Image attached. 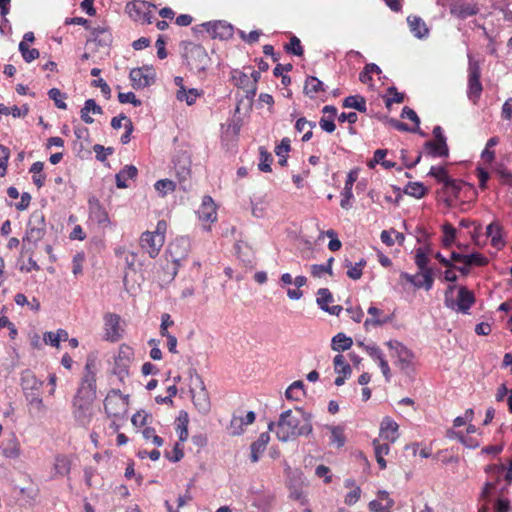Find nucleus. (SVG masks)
<instances>
[{
  "label": "nucleus",
  "mask_w": 512,
  "mask_h": 512,
  "mask_svg": "<svg viewBox=\"0 0 512 512\" xmlns=\"http://www.w3.org/2000/svg\"><path fill=\"white\" fill-rule=\"evenodd\" d=\"M275 427L277 439L288 442L312 432L311 415L299 408L294 411L286 410L280 414L277 424H268L269 431H273Z\"/></svg>",
  "instance_id": "f257e3e1"
},
{
  "label": "nucleus",
  "mask_w": 512,
  "mask_h": 512,
  "mask_svg": "<svg viewBox=\"0 0 512 512\" xmlns=\"http://www.w3.org/2000/svg\"><path fill=\"white\" fill-rule=\"evenodd\" d=\"M96 398V360L88 357L85 373L74 399L93 402Z\"/></svg>",
  "instance_id": "f03ea898"
},
{
  "label": "nucleus",
  "mask_w": 512,
  "mask_h": 512,
  "mask_svg": "<svg viewBox=\"0 0 512 512\" xmlns=\"http://www.w3.org/2000/svg\"><path fill=\"white\" fill-rule=\"evenodd\" d=\"M182 48L183 57L191 70L203 72L208 68L210 58L203 46L192 42H182Z\"/></svg>",
  "instance_id": "7ed1b4c3"
},
{
  "label": "nucleus",
  "mask_w": 512,
  "mask_h": 512,
  "mask_svg": "<svg viewBox=\"0 0 512 512\" xmlns=\"http://www.w3.org/2000/svg\"><path fill=\"white\" fill-rule=\"evenodd\" d=\"M468 89L467 97L476 104L481 96L483 87L480 82L481 68L478 60L468 53Z\"/></svg>",
  "instance_id": "20e7f679"
},
{
  "label": "nucleus",
  "mask_w": 512,
  "mask_h": 512,
  "mask_svg": "<svg viewBox=\"0 0 512 512\" xmlns=\"http://www.w3.org/2000/svg\"><path fill=\"white\" fill-rule=\"evenodd\" d=\"M45 217L42 211H34L29 218L27 231L23 237V242L36 244L45 235Z\"/></svg>",
  "instance_id": "39448f33"
},
{
  "label": "nucleus",
  "mask_w": 512,
  "mask_h": 512,
  "mask_svg": "<svg viewBox=\"0 0 512 512\" xmlns=\"http://www.w3.org/2000/svg\"><path fill=\"white\" fill-rule=\"evenodd\" d=\"M104 408L109 416L122 418L127 412V401L120 394V391L113 390L104 401Z\"/></svg>",
  "instance_id": "423d86ee"
},
{
  "label": "nucleus",
  "mask_w": 512,
  "mask_h": 512,
  "mask_svg": "<svg viewBox=\"0 0 512 512\" xmlns=\"http://www.w3.org/2000/svg\"><path fill=\"white\" fill-rule=\"evenodd\" d=\"M194 385L198 387L199 390L196 391L194 388H191L193 403L199 412L206 414L210 410V400L204 382L200 376H196Z\"/></svg>",
  "instance_id": "0eeeda50"
},
{
  "label": "nucleus",
  "mask_w": 512,
  "mask_h": 512,
  "mask_svg": "<svg viewBox=\"0 0 512 512\" xmlns=\"http://www.w3.org/2000/svg\"><path fill=\"white\" fill-rule=\"evenodd\" d=\"M429 258L427 256V250L419 247L415 251V264L421 271V276L424 278V285L426 290H430L434 283L433 269L427 267Z\"/></svg>",
  "instance_id": "6e6552de"
},
{
  "label": "nucleus",
  "mask_w": 512,
  "mask_h": 512,
  "mask_svg": "<svg viewBox=\"0 0 512 512\" xmlns=\"http://www.w3.org/2000/svg\"><path fill=\"white\" fill-rule=\"evenodd\" d=\"M164 242V236L155 235L150 231L142 233L140 238L141 248L145 250L151 258H155L159 254Z\"/></svg>",
  "instance_id": "1a4fd4ad"
},
{
  "label": "nucleus",
  "mask_w": 512,
  "mask_h": 512,
  "mask_svg": "<svg viewBox=\"0 0 512 512\" xmlns=\"http://www.w3.org/2000/svg\"><path fill=\"white\" fill-rule=\"evenodd\" d=\"M126 10L130 17L135 21H141L143 23H152V13L150 10V4L136 0L126 5Z\"/></svg>",
  "instance_id": "9d476101"
},
{
  "label": "nucleus",
  "mask_w": 512,
  "mask_h": 512,
  "mask_svg": "<svg viewBox=\"0 0 512 512\" xmlns=\"http://www.w3.org/2000/svg\"><path fill=\"white\" fill-rule=\"evenodd\" d=\"M121 318L114 313H107L104 316L105 339L116 342L122 337V328L120 326Z\"/></svg>",
  "instance_id": "9b49d317"
},
{
  "label": "nucleus",
  "mask_w": 512,
  "mask_h": 512,
  "mask_svg": "<svg viewBox=\"0 0 512 512\" xmlns=\"http://www.w3.org/2000/svg\"><path fill=\"white\" fill-rule=\"evenodd\" d=\"M202 26L212 38L228 40L233 36V26L225 21L206 22Z\"/></svg>",
  "instance_id": "f8f14e48"
},
{
  "label": "nucleus",
  "mask_w": 512,
  "mask_h": 512,
  "mask_svg": "<svg viewBox=\"0 0 512 512\" xmlns=\"http://www.w3.org/2000/svg\"><path fill=\"white\" fill-rule=\"evenodd\" d=\"M154 76L153 70L148 67L135 68L130 72V79L134 89H141L150 86L154 83Z\"/></svg>",
  "instance_id": "ddd939ff"
},
{
  "label": "nucleus",
  "mask_w": 512,
  "mask_h": 512,
  "mask_svg": "<svg viewBox=\"0 0 512 512\" xmlns=\"http://www.w3.org/2000/svg\"><path fill=\"white\" fill-rule=\"evenodd\" d=\"M386 344L392 351L391 356L398 358L400 368L402 370L408 368L412 362V352L398 341L390 340Z\"/></svg>",
  "instance_id": "4468645a"
},
{
  "label": "nucleus",
  "mask_w": 512,
  "mask_h": 512,
  "mask_svg": "<svg viewBox=\"0 0 512 512\" xmlns=\"http://www.w3.org/2000/svg\"><path fill=\"white\" fill-rule=\"evenodd\" d=\"M189 248L190 241L187 237L176 238L168 247L172 261L180 265V262L188 256Z\"/></svg>",
  "instance_id": "2eb2a0df"
},
{
  "label": "nucleus",
  "mask_w": 512,
  "mask_h": 512,
  "mask_svg": "<svg viewBox=\"0 0 512 512\" xmlns=\"http://www.w3.org/2000/svg\"><path fill=\"white\" fill-rule=\"evenodd\" d=\"M451 14L461 19L476 15L479 12L477 4L472 0H457L450 8Z\"/></svg>",
  "instance_id": "dca6fc26"
},
{
  "label": "nucleus",
  "mask_w": 512,
  "mask_h": 512,
  "mask_svg": "<svg viewBox=\"0 0 512 512\" xmlns=\"http://www.w3.org/2000/svg\"><path fill=\"white\" fill-rule=\"evenodd\" d=\"M0 455L8 459H17L20 457V442L14 434L2 441L0 444Z\"/></svg>",
  "instance_id": "f3484780"
},
{
  "label": "nucleus",
  "mask_w": 512,
  "mask_h": 512,
  "mask_svg": "<svg viewBox=\"0 0 512 512\" xmlns=\"http://www.w3.org/2000/svg\"><path fill=\"white\" fill-rule=\"evenodd\" d=\"M317 304L319 305V307L328 312L329 314L331 315H336L338 316L340 314V312L343 310L342 306L340 305H334V306H329L328 304L331 303L333 301V296L331 294V292L329 291V289L327 288H320L317 292Z\"/></svg>",
  "instance_id": "a211bd4d"
},
{
  "label": "nucleus",
  "mask_w": 512,
  "mask_h": 512,
  "mask_svg": "<svg viewBox=\"0 0 512 512\" xmlns=\"http://www.w3.org/2000/svg\"><path fill=\"white\" fill-rule=\"evenodd\" d=\"M199 219L206 223L214 222L217 218L216 206L210 196H204L198 211Z\"/></svg>",
  "instance_id": "6ab92c4d"
},
{
  "label": "nucleus",
  "mask_w": 512,
  "mask_h": 512,
  "mask_svg": "<svg viewBox=\"0 0 512 512\" xmlns=\"http://www.w3.org/2000/svg\"><path fill=\"white\" fill-rule=\"evenodd\" d=\"M92 402L74 399V417L80 425L85 426L90 421Z\"/></svg>",
  "instance_id": "aec40b11"
},
{
  "label": "nucleus",
  "mask_w": 512,
  "mask_h": 512,
  "mask_svg": "<svg viewBox=\"0 0 512 512\" xmlns=\"http://www.w3.org/2000/svg\"><path fill=\"white\" fill-rule=\"evenodd\" d=\"M398 424L389 417H385L380 426V437L394 443L398 438Z\"/></svg>",
  "instance_id": "412c9836"
},
{
  "label": "nucleus",
  "mask_w": 512,
  "mask_h": 512,
  "mask_svg": "<svg viewBox=\"0 0 512 512\" xmlns=\"http://www.w3.org/2000/svg\"><path fill=\"white\" fill-rule=\"evenodd\" d=\"M424 149L432 157H448L449 149L446 140H430L425 142Z\"/></svg>",
  "instance_id": "4be33fe9"
},
{
  "label": "nucleus",
  "mask_w": 512,
  "mask_h": 512,
  "mask_svg": "<svg viewBox=\"0 0 512 512\" xmlns=\"http://www.w3.org/2000/svg\"><path fill=\"white\" fill-rule=\"evenodd\" d=\"M269 441H270L269 433L268 432H263V433L260 434L258 439L251 444V446H250V450H251L250 458H251V461L253 463H256V462L259 461V459H260L262 453L265 451Z\"/></svg>",
  "instance_id": "5701e85b"
},
{
  "label": "nucleus",
  "mask_w": 512,
  "mask_h": 512,
  "mask_svg": "<svg viewBox=\"0 0 512 512\" xmlns=\"http://www.w3.org/2000/svg\"><path fill=\"white\" fill-rule=\"evenodd\" d=\"M407 22L411 33L419 39L426 38L429 34V29L422 18L419 16H408Z\"/></svg>",
  "instance_id": "b1692460"
},
{
  "label": "nucleus",
  "mask_w": 512,
  "mask_h": 512,
  "mask_svg": "<svg viewBox=\"0 0 512 512\" xmlns=\"http://www.w3.org/2000/svg\"><path fill=\"white\" fill-rule=\"evenodd\" d=\"M368 314L370 317L364 322V327L366 329H369V327L381 326L390 320L388 316L384 315L383 311L375 306H370L368 308Z\"/></svg>",
  "instance_id": "393cba45"
},
{
  "label": "nucleus",
  "mask_w": 512,
  "mask_h": 512,
  "mask_svg": "<svg viewBox=\"0 0 512 512\" xmlns=\"http://www.w3.org/2000/svg\"><path fill=\"white\" fill-rule=\"evenodd\" d=\"M475 302V297L466 287H460L458 291L457 310L467 313Z\"/></svg>",
  "instance_id": "a878e982"
},
{
  "label": "nucleus",
  "mask_w": 512,
  "mask_h": 512,
  "mask_svg": "<svg viewBox=\"0 0 512 512\" xmlns=\"http://www.w3.org/2000/svg\"><path fill=\"white\" fill-rule=\"evenodd\" d=\"M486 234L491 237V244L497 249H501L505 242L502 238V227L497 222H492L487 226Z\"/></svg>",
  "instance_id": "bb28decb"
},
{
  "label": "nucleus",
  "mask_w": 512,
  "mask_h": 512,
  "mask_svg": "<svg viewBox=\"0 0 512 512\" xmlns=\"http://www.w3.org/2000/svg\"><path fill=\"white\" fill-rule=\"evenodd\" d=\"M137 176V168L133 165H127L116 174V186L118 188H127L126 181Z\"/></svg>",
  "instance_id": "cd10ccee"
},
{
  "label": "nucleus",
  "mask_w": 512,
  "mask_h": 512,
  "mask_svg": "<svg viewBox=\"0 0 512 512\" xmlns=\"http://www.w3.org/2000/svg\"><path fill=\"white\" fill-rule=\"evenodd\" d=\"M89 111H92L93 114H102V108L95 102L94 99H88L84 103V107L81 109V119L87 123L92 124L94 119L89 116Z\"/></svg>",
  "instance_id": "c85d7f7f"
},
{
  "label": "nucleus",
  "mask_w": 512,
  "mask_h": 512,
  "mask_svg": "<svg viewBox=\"0 0 512 512\" xmlns=\"http://www.w3.org/2000/svg\"><path fill=\"white\" fill-rule=\"evenodd\" d=\"M343 107L345 108H354L359 112H366V100L361 95H352L348 96L343 100Z\"/></svg>",
  "instance_id": "c756f323"
},
{
  "label": "nucleus",
  "mask_w": 512,
  "mask_h": 512,
  "mask_svg": "<svg viewBox=\"0 0 512 512\" xmlns=\"http://www.w3.org/2000/svg\"><path fill=\"white\" fill-rule=\"evenodd\" d=\"M353 344L350 337H347L344 333H338L332 338L331 348L334 351H345L348 350Z\"/></svg>",
  "instance_id": "7c9ffc66"
},
{
  "label": "nucleus",
  "mask_w": 512,
  "mask_h": 512,
  "mask_svg": "<svg viewBox=\"0 0 512 512\" xmlns=\"http://www.w3.org/2000/svg\"><path fill=\"white\" fill-rule=\"evenodd\" d=\"M320 91H323V83L314 76L308 77L305 81L304 93L308 97L314 98Z\"/></svg>",
  "instance_id": "2f4dec72"
},
{
  "label": "nucleus",
  "mask_w": 512,
  "mask_h": 512,
  "mask_svg": "<svg viewBox=\"0 0 512 512\" xmlns=\"http://www.w3.org/2000/svg\"><path fill=\"white\" fill-rule=\"evenodd\" d=\"M304 394V384L300 380L293 382L285 392L286 398L294 401H299Z\"/></svg>",
  "instance_id": "473e14b6"
},
{
  "label": "nucleus",
  "mask_w": 512,
  "mask_h": 512,
  "mask_svg": "<svg viewBox=\"0 0 512 512\" xmlns=\"http://www.w3.org/2000/svg\"><path fill=\"white\" fill-rule=\"evenodd\" d=\"M404 193L420 199L426 195L427 188L420 182H409L404 189Z\"/></svg>",
  "instance_id": "72a5a7b5"
},
{
  "label": "nucleus",
  "mask_w": 512,
  "mask_h": 512,
  "mask_svg": "<svg viewBox=\"0 0 512 512\" xmlns=\"http://www.w3.org/2000/svg\"><path fill=\"white\" fill-rule=\"evenodd\" d=\"M290 139L285 137L281 140L280 144L276 146L275 153L279 157V164L285 166L287 163V155L290 151Z\"/></svg>",
  "instance_id": "f704fd0d"
},
{
  "label": "nucleus",
  "mask_w": 512,
  "mask_h": 512,
  "mask_svg": "<svg viewBox=\"0 0 512 512\" xmlns=\"http://www.w3.org/2000/svg\"><path fill=\"white\" fill-rule=\"evenodd\" d=\"M401 117L402 118H407L410 121L415 123V127L411 129V132L418 133L421 136H426V134L423 131H421V129H420V126H419L420 125V119H419L418 115L416 114V112L413 109H411V108H409L407 106L404 107L402 109Z\"/></svg>",
  "instance_id": "c9c22d12"
},
{
  "label": "nucleus",
  "mask_w": 512,
  "mask_h": 512,
  "mask_svg": "<svg viewBox=\"0 0 512 512\" xmlns=\"http://www.w3.org/2000/svg\"><path fill=\"white\" fill-rule=\"evenodd\" d=\"M54 469L56 474L60 476L69 474L71 469L70 460L64 455H58L55 458Z\"/></svg>",
  "instance_id": "e433bc0d"
},
{
  "label": "nucleus",
  "mask_w": 512,
  "mask_h": 512,
  "mask_svg": "<svg viewBox=\"0 0 512 512\" xmlns=\"http://www.w3.org/2000/svg\"><path fill=\"white\" fill-rule=\"evenodd\" d=\"M198 96L199 93L196 89L186 90L184 87H181V89H179L176 94V98L179 101H185L187 105L194 104Z\"/></svg>",
  "instance_id": "4c0bfd02"
},
{
  "label": "nucleus",
  "mask_w": 512,
  "mask_h": 512,
  "mask_svg": "<svg viewBox=\"0 0 512 512\" xmlns=\"http://www.w3.org/2000/svg\"><path fill=\"white\" fill-rule=\"evenodd\" d=\"M188 414L186 412H180L178 417L177 432L179 434V440L184 442L188 438Z\"/></svg>",
  "instance_id": "58836bf2"
},
{
  "label": "nucleus",
  "mask_w": 512,
  "mask_h": 512,
  "mask_svg": "<svg viewBox=\"0 0 512 512\" xmlns=\"http://www.w3.org/2000/svg\"><path fill=\"white\" fill-rule=\"evenodd\" d=\"M328 429L331 432L330 443L335 444L337 447H342L346 441L344 429L340 426H330Z\"/></svg>",
  "instance_id": "ea45409f"
},
{
  "label": "nucleus",
  "mask_w": 512,
  "mask_h": 512,
  "mask_svg": "<svg viewBox=\"0 0 512 512\" xmlns=\"http://www.w3.org/2000/svg\"><path fill=\"white\" fill-rule=\"evenodd\" d=\"M335 372L338 374H342L345 376H349L351 374V367L348 363H346L343 355L338 354L334 357L333 360Z\"/></svg>",
  "instance_id": "a19ab883"
},
{
  "label": "nucleus",
  "mask_w": 512,
  "mask_h": 512,
  "mask_svg": "<svg viewBox=\"0 0 512 512\" xmlns=\"http://www.w3.org/2000/svg\"><path fill=\"white\" fill-rule=\"evenodd\" d=\"M442 230L444 233V236L442 239L443 246L446 248H449L453 244V242L456 238L457 231L450 223H445L442 226Z\"/></svg>",
  "instance_id": "79ce46f5"
},
{
  "label": "nucleus",
  "mask_w": 512,
  "mask_h": 512,
  "mask_svg": "<svg viewBox=\"0 0 512 512\" xmlns=\"http://www.w3.org/2000/svg\"><path fill=\"white\" fill-rule=\"evenodd\" d=\"M373 73H375V74L381 73V69L379 68V66H377L374 63L366 64L363 71L360 72V74H359V80L362 83H368L369 81L372 80L371 74H373Z\"/></svg>",
  "instance_id": "37998d69"
},
{
  "label": "nucleus",
  "mask_w": 512,
  "mask_h": 512,
  "mask_svg": "<svg viewBox=\"0 0 512 512\" xmlns=\"http://www.w3.org/2000/svg\"><path fill=\"white\" fill-rule=\"evenodd\" d=\"M19 51L21 52L23 59L28 63L39 57V51L35 48L30 49L25 42H20Z\"/></svg>",
  "instance_id": "c03bdc74"
},
{
  "label": "nucleus",
  "mask_w": 512,
  "mask_h": 512,
  "mask_svg": "<svg viewBox=\"0 0 512 512\" xmlns=\"http://www.w3.org/2000/svg\"><path fill=\"white\" fill-rule=\"evenodd\" d=\"M273 161L272 155L267 152L263 147H260V163L259 170L263 172H271V163Z\"/></svg>",
  "instance_id": "a18cd8bd"
},
{
  "label": "nucleus",
  "mask_w": 512,
  "mask_h": 512,
  "mask_svg": "<svg viewBox=\"0 0 512 512\" xmlns=\"http://www.w3.org/2000/svg\"><path fill=\"white\" fill-rule=\"evenodd\" d=\"M91 216L99 224H105L109 221L107 212L98 203L91 205Z\"/></svg>",
  "instance_id": "49530a36"
},
{
  "label": "nucleus",
  "mask_w": 512,
  "mask_h": 512,
  "mask_svg": "<svg viewBox=\"0 0 512 512\" xmlns=\"http://www.w3.org/2000/svg\"><path fill=\"white\" fill-rule=\"evenodd\" d=\"M244 426H246L244 424V418L241 416L234 415L231 419L230 426H229L231 435H233V436L241 435L244 431Z\"/></svg>",
  "instance_id": "de8ad7c7"
},
{
  "label": "nucleus",
  "mask_w": 512,
  "mask_h": 512,
  "mask_svg": "<svg viewBox=\"0 0 512 512\" xmlns=\"http://www.w3.org/2000/svg\"><path fill=\"white\" fill-rule=\"evenodd\" d=\"M48 96L50 99H52L59 109H66L67 105L64 102V99L66 98V95L63 94L59 89L52 88L48 91Z\"/></svg>",
  "instance_id": "09e8293b"
},
{
  "label": "nucleus",
  "mask_w": 512,
  "mask_h": 512,
  "mask_svg": "<svg viewBox=\"0 0 512 512\" xmlns=\"http://www.w3.org/2000/svg\"><path fill=\"white\" fill-rule=\"evenodd\" d=\"M333 258L328 259L327 264H314L311 266V274L314 277H322L323 274H331Z\"/></svg>",
  "instance_id": "8fccbe9b"
},
{
  "label": "nucleus",
  "mask_w": 512,
  "mask_h": 512,
  "mask_svg": "<svg viewBox=\"0 0 512 512\" xmlns=\"http://www.w3.org/2000/svg\"><path fill=\"white\" fill-rule=\"evenodd\" d=\"M154 187L160 194L166 195L175 190V183L169 179H161L155 183Z\"/></svg>",
  "instance_id": "3c124183"
},
{
  "label": "nucleus",
  "mask_w": 512,
  "mask_h": 512,
  "mask_svg": "<svg viewBox=\"0 0 512 512\" xmlns=\"http://www.w3.org/2000/svg\"><path fill=\"white\" fill-rule=\"evenodd\" d=\"M488 263V259L480 253H472L466 255V266H485Z\"/></svg>",
  "instance_id": "603ef678"
},
{
  "label": "nucleus",
  "mask_w": 512,
  "mask_h": 512,
  "mask_svg": "<svg viewBox=\"0 0 512 512\" xmlns=\"http://www.w3.org/2000/svg\"><path fill=\"white\" fill-rule=\"evenodd\" d=\"M285 49L287 52L292 53L296 56H301L303 55L304 52L301 46V42L299 38H297L296 36L291 37L290 42L285 46Z\"/></svg>",
  "instance_id": "864d4df0"
},
{
  "label": "nucleus",
  "mask_w": 512,
  "mask_h": 512,
  "mask_svg": "<svg viewBox=\"0 0 512 512\" xmlns=\"http://www.w3.org/2000/svg\"><path fill=\"white\" fill-rule=\"evenodd\" d=\"M9 155V149L4 145H0V177L4 176L6 173Z\"/></svg>",
  "instance_id": "5fc2aeb1"
},
{
  "label": "nucleus",
  "mask_w": 512,
  "mask_h": 512,
  "mask_svg": "<svg viewBox=\"0 0 512 512\" xmlns=\"http://www.w3.org/2000/svg\"><path fill=\"white\" fill-rule=\"evenodd\" d=\"M429 175L436 178L439 182H442L443 184L448 180L450 177L447 175V172L445 168L440 166H432Z\"/></svg>",
  "instance_id": "6e6d98bb"
},
{
  "label": "nucleus",
  "mask_w": 512,
  "mask_h": 512,
  "mask_svg": "<svg viewBox=\"0 0 512 512\" xmlns=\"http://www.w3.org/2000/svg\"><path fill=\"white\" fill-rule=\"evenodd\" d=\"M93 151L96 154L97 160H99L101 162H104L106 160L107 155H111L113 153L112 148H110V147L105 148L104 146H102L100 144H95L93 146Z\"/></svg>",
  "instance_id": "4d7b16f0"
},
{
  "label": "nucleus",
  "mask_w": 512,
  "mask_h": 512,
  "mask_svg": "<svg viewBox=\"0 0 512 512\" xmlns=\"http://www.w3.org/2000/svg\"><path fill=\"white\" fill-rule=\"evenodd\" d=\"M388 93L392 95V98L386 100L387 107H390L392 103H402L404 101V94L398 92L394 86L388 88Z\"/></svg>",
  "instance_id": "13d9d810"
},
{
  "label": "nucleus",
  "mask_w": 512,
  "mask_h": 512,
  "mask_svg": "<svg viewBox=\"0 0 512 512\" xmlns=\"http://www.w3.org/2000/svg\"><path fill=\"white\" fill-rule=\"evenodd\" d=\"M364 264V261H360L354 266L350 265L349 269L347 270V276L353 280L360 279L362 276V267Z\"/></svg>",
  "instance_id": "bf43d9fd"
},
{
  "label": "nucleus",
  "mask_w": 512,
  "mask_h": 512,
  "mask_svg": "<svg viewBox=\"0 0 512 512\" xmlns=\"http://www.w3.org/2000/svg\"><path fill=\"white\" fill-rule=\"evenodd\" d=\"M84 260H85V256L83 253H77L76 255H74L73 260H72V264H73L72 272L74 275H79L82 273Z\"/></svg>",
  "instance_id": "052dcab7"
},
{
  "label": "nucleus",
  "mask_w": 512,
  "mask_h": 512,
  "mask_svg": "<svg viewBox=\"0 0 512 512\" xmlns=\"http://www.w3.org/2000/svg\"><path fill=\"white\" fill-rule=\"evenodd\" d=\"M89 41H94L99 46H108L111 43L112 38L109 31H100V34H97L95 38H92Z\"/></svg>",
  "instance_id": "680f3d73"
},
{
  "label": "nucleus",
  "mask_w": 512,
  "mask_h": 512,
  "mask_svg": "<svg viewBox=\"0 0 512 512\" xmlns=\"http://www.w3.org/2000/svg\"><path fill=\"white\" fill-rule=\"evenodd\" d=\"M118 100L120 103H131L134 106L141 105V101L136 98L133 92L119 93Z\"/></svg>",
  "instance_id": "e2e57ef3"
},
{
  "label": "nucleus",
  "mask_w": 512,
  "mask_h": 512,
  "mask_svg": "<svg viewBox=\"0 0 512 512\" xmlns=\"http://www.w3.org/2000/svg\"><path fill=\"white\" fill-rule=\"evenodd\" d=\"M364 347L365 351L368 353L370 357H372L375 360L380 361L381 358H384L383 353L381 349L376 345H364L363 343L360 344Z\"/></svg>",
  "instance_id": "0e129e2a"
},
{
  "label": "nucleus",
  "mask_w": 512,
  "mask_h": 512,
  "mask_svg": "<svg viewBox=\"0 0 512 512\" xmlns=\"http://www.w3.org/2000/svg\"><path fill=\"white\" fill-rule=\"evenodd\" d=\"M372 444L374 447L375 456L384 457L390 451L389 445L387 443H380L378 439H374Z\"/></svg>",
  "instance_id": "69168bd1"
},
{
  "label": "nucleus",
  "mask_w": 512,
  "mask_h": 512,
  "mask_svg": "<svg viewBox=\"0 0 512 512\" xmlns=\"http://www.w3.org/2000/svg\"><path fill=\"white\" fill-rule=\"evenodd\" d=\"M444 186H445L447 192L452 194L455 197H457V195L461 189V184L458 181L451 179V178L446 180V182L444 183Z\"/></svg>",
  "instance_id": "338daca9"
},
{
  "label": "nucleus",
  "mask_w": 512,
  "mask_h": 512,
  "mask_svg": "<svg viewBox=\"0 0 512 512\" xmlns=\"http://www.w3.org/2000/svg\"><path fill=\"white\" fill-rule=\"evenodd\" d=\"M174 324L173 320L171 319L170 315L167 313H164L161 316V326H160V333L162 336H166L167 334H170L168 332V328Z\"/></svg>",
  "instance_id": "774afa93"
}]
</instances>
